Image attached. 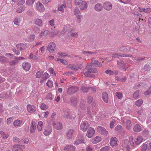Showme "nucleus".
I'll list each match as a JSON object with an SVG mask.
<instances>
[{
	"instance_id": "1",
	"label": "nucleus",
	"mask_w": 151,
	"mask_h": 151,
	"mask_svg": "<svg viewBox=\"0 0 151 151\" xmlns=\"http://www.w3.org/2000/svg\"><path fill=\"white\" fill-rule=\"evenodd\" d=\"M50 122L52 123L54 127L56 129L60 130L63 128V125L60 122L55 121L52 119L50 121Z\"/></svg>"
},
{
	"instance_id": "2",
	"label": "nucleus",
	"mask_w": 151,
	"mask_h": 151,
	"mask_svg": "<svg viewBox=\"0 0 151 151\" xmlns=\"http://www.w3.org/2000/svg\"><path fill=\"white\" fill-rule=\"evenodd\" d=\"M117 65L119 67V68L120 69L124 70L125 71L128 67L127 64L124 63V62L122 61H118Z\"/></svg>"
},
{
	"instance_id": "3",
	"label": "nucleus",
	"mask_w": 151,
	"mask_h": 151,
	"mask_svg": "<svg viewBox=\"0 0 151 151\" xmlns=\"http://www.w3.org/2000/svg\"><path fill=\"white\" fill-rule=\"evenodd\" d=\"M89 127V124L86 121H84L80 125V129L83 132H86Z\"/></svg>"
},
{
	"instance_id": "4",
	"label": "nucleus",
	"mask_w": 151,
	"mask_h": 151,
	"mask_svg": "<svg viewBox=\"0 0 151 151\" xmlns=\"http://www.w3.org/2000/svg\"><path fill=\"white\" fill-rule=\"evenodd\" d=\"M97 131L100 133L105 136H106L108 133V131L106 130L104 128L100 126H99L97 127Z\"/></svg>"
},
{
	"instance_id": "5",
	"label": "nucleus",
	"mask_w": 151,
	"mask_h": 151,
	"mask_svg": "<svg viewBox=\"0 0 151 151\" xmlns=\"http://www.w3.org/2000/svg\"><path fill=\"white\" fill-rule=\"evenodd\" d=\"M103 7L104 9L108 11H110L112 9V5L111 3L109 1H106L103 4Z\"/></svg>"
},
{
	"instance_id": "6",
	"label": "nucleus",
	"mask_w": 151,
	"mask_h": 151,
	"mask_svg": "<svg viewBox=\"0 0 151 151\" xmlns=\"http://www.w3.org/2000/svg\"><path fill=\"white\" fill-rule=\"evenodd\" d=\"M52 130V128L51 126L47 125L45 128L43 134L45 136H48L51 133Z\"/></svg>"
},
{
	"instance_id": "7",
	"label": "nucleus",
	"mask_w": 151,
	"mask_h": 151,
	"mask_svg": "<svg viewBox=\"0 0 151 151\" xmlns=\"http://www.w3.org/2000/svg\"><path fill=\"white\" fill-rule=\"evenodd\" d=\"M79 89L78 87L72 86L69 88L68 90V93L69 94H72L77 92Z\"/></svg>"
},
{
	"instance_id": "8",
	"label": "nucleus",
	"mask_w": 151,
	"mask_h": 151,
	"mask_svg": "<svg viewBox=\"0 0 151 151\" xmlns=\"http://www.w3.org/2000/svg\"><path fill=\"white\" fill-rule=\"evenodd\" d=\"M95 133V131L92 127H90L88 129L87 132L86 136L88 138L92 137Z\"/></svg>"
},
{
	"instance_id": "9",
	"label": "nucleus",
	"mask_w": 151,
	"mask_h": 151,
	"mask_svg": "<svg viewBox=\"0 0 151 151\" xmlns=\"http://www.w3.org/2000/svg\"><path fill=\"white\" fill-rule=\"evenodd\" d=\"M55 44L54 43L52 42L49 44L47 48V50L50 52H53L55 51Z\"/></svg>"
},
{
	"instance_id": "10",
	"label": "nucleus",
	"mask_w": 151,
	"mask_h": 151,
	"mask_svg": "<svg viewBox=\"0 0 151 151\" xmlns=\"http://www.w3.org/2000/svg\"><path fill=\"white\" fill-rule=\"evenodd\" d=\"M137 113L139 114V117L142 120H144L145 119L146 117V114L145 111L143 109H140L137 111Z\"/></svg>"
},
{
	"instance_id": "11",
	"label": "nucleus",
	"mask_w": 151,
	"mask_h": 151,
	"mask_svg": "<svg viewBox=\"0 0 151 151\" xmlns=\"http://www.w3.org/2000/svg\"><path fill=\"white\" fill-rule=\"evenodd\" d=\"M132 56L130 55H128L126 54H122L121 53H115L112 55V57L113 58H117L119 57H132Z\"/></svg>"
},
{
	"instance_id": "12",
	"label": "nucleus",
	"mask_w": 151,
	"mask_h": 151,
	"mask_svg": "<svg viewBox=\"0 0 151 151\" xmlns=\"http://www.w3.org/2000/svg\"><path fill=\"white\" fill-rule=\"evenodd\" d=\"M37 124L34 121H32L30 123V133H33L35 132L36 129Z\"/></svg>"
},
{
	"instance_id": "13",
	"label": "nucleus",
	"mask_w": 151,
	"mask_h": 151,
	"mask_svg": "<svg viewBox=\"0 0 151 151\" xmlns=\"http://www.w3.org/2000/svg\"><path fill=\"white\" fill-rule=\"evenodd\" d=\"M27 111L29 113H34L36 110V108L35 106L28 104L27 106Z\"/></svg>"
},
{
	"instance_id": "14",
	"label": "nucleus",
	"mask_w": 151,
	"mask_h": 151,
	"mask_svg": "<svg viewBox=\"0 0 151 151\" xmlns=\"http://www.w3.org/2000/svg\"><path fill=\"white\" fill-rule=\"evenodd\" d=\"M89 65H91L92 66H98L99 67H101L102 65V64L100 63L96 58L93 59L92 60L91 62Z\"/></svg>"
},
{
	"instance_id": "15",
	"label": "nucleus",
	"mask_w": 151,
	"mask_h": 151,
	"mask_svg": "<svg viewBox=\"0 0 151 151\" xmlns=\"http://www.w3.org/2000/svg\"><path fill=\"white\" fill-rule=\"evenodd\" d=\"M36 8L37 10L40 12H43L45 10L43 5L39 1L37 2L36 3Z\"/></svg>"
},
{
	"instance_id": "16",
	"label": "nucleus",
	"mask_w": 151,
	"mask_h": 151,
	"mask_svg": "<svg viewBox=\"0 0 151 151\" xmlns=\"http://www.w3.org/2000/svg\"><path fill=\"white\" fill-rule=\"evenodd\" d=\"M16 47L18 49L21 51L24 50L27 48L26 45L23 43H20L17 44Z\"/></svg>"
},
{
	"instance_id": "17",
	"label": "nucleus",
	"mask_w": 151,
	"mask_h": 151,
	"mask_svg": "<svg viewBox=\"0 0 151 151\" xmlns=\"http://www.w3.org/2000/svg\"><path fill=\"white\" fill-rule=\"evenodd\" d=\"M92 66L90 65H88L86 68V69H88V70L90 71L89 72H90L91 73H97V70L95 68H92Z\"/></svg>"
},
{
	"instance_id": "18",
	"label": "nucleus",
	"mask_w": 151,
	"mask_h": 151,
	"mask_svg": "<svg viewBox=\"0 0 151 151\" xmlns=\"http://www.w3.org/2000/svg\"><path fill=\"white\" fill-rule=\"evenodd\" d=\"M76 147L73 145H67L64 147V150L65 151H74Z\"/></svg>"
},
{
	"instance_id": "19",
	"label": "nucleus",
	"mask_w": 151,
	"mask_h": 151,
	"mask_svg": "<svg viewBox=\"0 0 151 151\" xmlns=\"http://www.w3.org/2000/svg\"><path fill=\"white\" fill-rule=\"evenodd\" d=\"M103 6L100 3L96 4L94 7V9L97 12H100L102 10Z\"/></svg>"
},
{
	"instance_id": "20",
	"label": "nucleus",
	"mask_w": 151,
	"mask_h": 151,
	"mask_svg": "<svg viewBox=\"0 0 151 151\" xmlns=\"http://www.w3.org/2000/svg\"><path fill=\"white\" fill-rule=\"evenodd\" d=\"M117 139L116 137H112L111 138L110 144L112 146H116L117 145Z\"/></svg>"
},
{
	"instance_id": "21",
	"label": "nucleus",
	"mask_w": 151,
	"mask_h": 151,
	"mask_svg": "<svg viewBox=\"0 0 151 151\" xmlns=\"http://www.w3.org/2000/svg\"><path fill=\"white\" fill-rule=\"evenodd\" d=\"M74 14L75 15L77 18L78 19H81L82 16L80 14V12L79 9L78 8H76L74 12Z\"/></svg>"
},
{
	"instance_id": "22",
	"label": "nucleus",
	"mask_w": 151,
	"mask_h": 151,
	"mask_svg": "<svg viewBox=\"0 0 151 151\" xmlns=\"http://www.w3.org/2000/svg\"><path fill=\"white\" fill-rule=\"evenodd\" d=\"M22 66L24 69L28 71L30 69L31 65L29 63L27 62H24L23 63Z\"/></svg>"
},
{
	"instance_id": "23",
	"label": "nucleus",
	"mask_w": 151,
	"mask_h": 151,
	"mask_svg": "<svg viewBox=\"0 0 151 151\" xmlns=\"http://www.w3.org/2000/svg\"><path fill=\"white\" fill-rule=\"evenodd\" d=\"M12 150L13 151H23L21 148V146L18 145H13Z\"/></svg>"
},
{
	"instance_id": "24",
	"label": "nucleus",
	"mask_w": 151,
	"mask_h": 151,
	"mask_svg": "<svg viewBox=\"0 0 151 151\" xmlns=\"http://www.w3.org/2000/svg\"><path fill=\"white\" fill-rule=\"evenodd\" d=\"M78 6H79L81 10H85L87 7V3L86 2L84 1Z\"/></svg>"
},
{
	"instance_id": "25",
	"label": "nucleus",
	"mask_w": 151,
	"mask_h": 151,
	"mask_svg": "<svg viewBox=\"0 0 151 151\" xmlns=\"http://www.w3.org/2000/svg\"><path fill=\"white\" fill-rule=\"evenodd\" d=\"M74 132V130L73 129H69L67 133V137L68 139H71L73 136V134Z\"/></svg>"
},
{
	"instance_id": "26",
	"label": "nucleus",
	"mask_w": 151,
	"mask_h": 151,
	"mask_svg": "<svg viewBox=\"0 0 151 151\" xmlns=\"http://www.w3.org/2000/svg\"><path fill=\"white\" fill-rule=\"evenodd\" d=\"M59 32L58 30H52L49 33L50 36L51 37H54L56 36Z\"/></svg>"
},
{
	"instance_id": "27",
	"label": "nucleus",
	"mask_w": 151,
	"mask_h": 151,
	"mask_svg": "<svg viewBox=\"0 0 151 151\" xmlns=\"http://www.w3.org/2000/svg\"><path fill=\"white\" fill-rule=\"evenodd\" d=\"M102 98L103 101L105 103L108 102V94L106 92H104L102 95Z\"/></svg>"
},
{
	"instance_id": "28",
	"label": "nucleus",
	"mask_w": 151,
	"mask_h": 151,
	"mask_svg": "<svg viewBox=\"0 0 151 151\" xmlns=\"http://www.w3.org/2000/svg\"><path fill=\"white\" fill-rule=\"evenodd\" d=\"M133 129L136 132H139L142 130V128L139 124H137L134 126Z\"/></svg>"
},
{
	"instance_id": "29",
	"label": "nucleus",
	"mask_w": 151,
	"mask_h": 151,
	"mask_svg": "<svg viewBox=\"0 0 151 151\" xmlns=\"http://www.w3.org/2000/svg\"><path fill=\"white\" fill-rule=\"evenodd\" d=\"M101 137L96 136L92 140V142L93 144H96L101 141Z\"/></svg>"
},
{
	"instance_id": "30",
	"label": "nucleus",
	"mask_w": 151,
	"mask_h": 151,
	"mask_svg": "<svg viewBox=\"0 0 151 151\" xmlns=\"http://www.w3.org/2000/svg\"><path fill=\"white\" fill-rule=\"evenodd\" d=\"M42 21L39 19H36L35 20V23L37 26H41L42 24Z\"/></svg>"
},
{
	"instance_id": "31",
	"label": "nucleus",
	"mask_w": 151,
	"mask_h": 151,
	"mask_svg": "<svg viewBox=\"0 0 151 151\" xmlns=\"http://www.w3.org/2000/svg\"><path fill=\"white\" fill-rule=\"evenodd\" d=\"M21 21V20L20 17L15 18L14 20V24L17 25H19L20 24Z\"/></svg>"
},
{
	"instance_id": "32",
	"label": "nucleus",
	"mask_w": 151,
	"mask_h": 151,
	"mask_svg": "<svg viewBox=\"0 0 151 151\" xmlns=\"http://www.w3.org/2000/svg\"><path fill=\"white\" fill-rule=\"evenodd\" d=\"M22 123V121L17 119L14 121L13 124L14 126H18L20 125H21Z\"/></svg>"
},
{
	"instance_id": "33",
	"label": "nucleus",
	"mask_w": 151,
	"mask_h": 151,
	"mask_svg": "<svg viewBox=\"0 0 151 151\" xmlns=\"http://www.w3.org/2000/svg\"><path fill=\"white\" fill-rule=\"evenodd\" d=\"M136 141L135 142V143L138 145L143 140V138L140 136L137 137L136 139Z\"/></svg>"
},
{
	"instance_id": "34",
	"label": "nucleus",
	"mask_w": 151,
	"mask_h": 151,
	"mask_svg": "<svg viewBox=\"0 0 151 151\" xmlns=\"http://www.w3.org/2000/svg\"><path fill=\"white\" fill-rule=\"evenodd\" d=\"M25 8L26 7L25 6H21L17 9L16 12L18 13H22L25 9Z\"/></svg>"
},
{
	"instance_id": "35",
	"label": "nucleus",
	"mask_w": 151,
	"mask_h": 151,
	"mask_svg": "<svg viewBox=\"0 0 151 151\" xmlns=\"http://www.w3.org/2000/svg\"><path fill=\"white\" fill-rule=\"evenodd\" d=\"M90 71L88 69H85L84 72V75L86 77H92L91 73L89 72Z\"/></svg>"
},
{
	"instance_id": "36",
	"label": "nucleus",
	"mask_w": 151,
	"mask_h": 151,
	"mask_svg": "<svg viewBox=\"0 0 151 151\" xmlns=\"http://www.w3.org/2000/svg\"><path fill=\"white\" fill-rule=\"evenodd\" d=\"M43 124V122L42 121H40L38 122L37 126L38 131H40L42 130Z\"/></svg>"
},
{
	"instance_id": "37",
	"label": "nucleus",
	"mask_w": 151,
	"mask_h": 151,
	"mask_svg": "<svg viewBox=\"0 0 151 151\" xmlns=\"http://www.w3.org/2000/svg\"><path fill=\"white\" fill-rule=\"evenodd\" d=\"M142 103V99H139L135 102V105L139 107L141 106Z\"/></svg>"
},
{
	"instance_id": "38",
	"label": "nucleus",
	"mask_w": 151,
	"mask_h": 151,
	"mask_svg": "<svg viewBox=\"0 0 151 151\" xmlns=\"http://www.w3.org/2000/svg\"><path fill=\"white\" fill-rule=\"evenodd\" d=\"M0 134L2 137L4 139H6L9 137V135L8 134H6L3 131H1Z\"/></svg>"
},
{
	"instance_id": "39",
	"label": "nucleus",
	"mask_w": 151,
	"mask_h": 151,
	"mask_svg": "<svg viewBox=\"0 0 151 151\" xmlns=\"http://www.w3.org/2000/svg\"><path fill=\"white\" fill-rule=\"evenodd\" d=\"M84 142V140L83 138V137H82L81 139H80L79 137H78V138L75 141V143L77 145H78L80 143Z\"/></svg>"
},
{
	"instance_id": "40",
	"label": "nucleus",
	"mask_w": 151,
	"mask_h": 151,
	"mask_svg": "<svg viewBox=\"0 0 151 151\" xmlns=\"http://www.w3.org/2000/svg\"><path fill=\"white\" fill-rule=\"evenodd\" d=\"M66 7V4H62L58 7V10L60 11H61L63 12H64V8H65Z\"/></svg>"
},
{
	"instance_id": "41",
	"label": "nucleus",
	"mask_w": 151,
	"mask_h": 151,
	"mask_svg": "<svg viewBox=\"0 0 151 151\" xmlns=\"http://www.w3.org/2000/svg\"><path fill=\"white\" fill-rule=\"evenodd\" d=\"M35 38V36L34 34H30L28 37V40L29 42H32L34 40Z\"/></svg>"
},
{
	"instance_id": "42",
	"label": "nucleus",
	"mask_w": 151,
	"mask_h": 151,
	"mask_svg": "<svg viewBox=\"0 0 151 151\" xmlns=\"http://www.w3.org/2000/svg\"><path fill=\"white\" fill-rule=\"evenodd\" d=\"M129 47L122 46L120 48V49L121 51L123 52H126L129 50Z\"/></svg>"
},
{
	"instance_id": "43",
	"label": "nucleus",
	"mask_w": 151,
	"mask_h": 151,
	"mask_svg": "<svg viewBox=\"0 0 151 151\" xmlns=\"http://www.w3.org/2000/svg\"><path fill=\"white\" fill-rule=\"evenodd\" d=\"M126 128L127 129H130L131 128V124L130 120H127L126 122Z\"/></svg>"
},
{
	"instance_id": "44",
	"label": "nucleus",
	"mask_w": 151,
	"mask_h": 151,
	"mask_svg": "<svg viewBox=\"0 0 151 151\" xmlns=\"http://www.w3.org/2000/svg\"><path fill=\"white\" fill-rule=\"evenodd\" d=\"M35 0H27L26 4L28 5L32 6L35 2Z\"/></svg>"
},
{
	"instance_id": "45",
	"label": "nucleus",
	"mask_w": 151,
	"mask_h": 151,
	"mask_svg": "<svg viewBox=\"0 0 151 151\" xmlns=\"http://www.w3.org/2000/svg\"><path fill=\"white\" fill-rule=\"evenodd\" d=\"M43 73V72L42 70H40L37 71L36 74V77L37 78H40Z\"/></svg>"
},
{
	"instance_id": "46",
	"label": "nucleus",
	"mask_w": 151,
	"mask_h": 151,
	"mask_svg": "<svg viewBox=\"0 0 151 151\" xmlns=\"http://www.w3.org/2000/svg\"><path fill=\"white\" fill-rule=\"evenodd\" d=\"M124 143L123 144L124 147H126V148H128L129 147V146L128 144L129 143V142L128 140L125 139L124 141Z\"/></svg>"
},
{
	"instance_id": "47",
	"label": "nucleus",
	"mask_w": 151,
	"mask_h": 151,
	"mask_svg": "<svg viewBox=\"0 0 151 151\" xmlns=\"http://www.w3.org/2000/svg\"><path fill=\"white\" fill-rule=\"evenodd\" d=\"M139 91L137 90L134 93L133 95V98L134 99H137L139 96Z\"/></svg>"
},
{
	"instance_id": "48",
	"label": "nucleus",
	"mask_w": 151,
	"mask_h": 151,
	"mask_svg": "<svg viewBox=\"0 0 151 151\" xmlns=\"http://www.w3.org/2000/svg\"><path fill=\"white\" fill-rule=\"evenodd\" d=\"M48 33V31L47 30H45L43 32H42L40 33V37H42L43 36L45 37H46Z\"/></svg>"
},
{
	"instance_id": "49",
	"label": "nucleus",
	"mask_w": 151,
	"mask_h": 151,
	"mask_svg": "<svg viewBox=\"0 0 151 151\" xmlns=\"http://www.w3.org/2000/svg\"><path fill=\"white\" fill-rule=\"evenodd\" d=\"M150 67L149 65L146 64L145 65L143 68L144 71L148 72L150 70Z\"/></svg>"
},
{
	"instance_id": "50",
	"label": "nucleus",
	"mask_w": 151,
	"mask_h": 151,
	"mask_svg": "<svg viewBox=\"0 0 151 151\" xmlns=\"http://www.w3.org/2000/svg\"><path fill=\"white\" fill-rule=\"evenodd\" d=\"M58 55L59 57L62 58L66 56L67 55V54L65 52H60L58 53Z\"/></svg>"
},
{
	"instance_id": "51",
	"label": "nucleus",
	"mask_w": 151,
	"mask_h": 151,
	"mask_svg": "<svg viewBox=\"0 0 151 151\" xmlns=\"http://www.w3.org/2000/svg\"><path fill=\"white\" fill-rule=\"evenodd\" d=\"M78 34V32H76L74 33H72V32L70 31L68 33V35L71 37H77Z\"/></svg>"
},
{
	"instance_id": "52",
	"label": "nucleus",
	"mask_w": 151,
	"mask_h": 151,
	"mask_svg": "<svg viewBox=\"0 0 151 151\" xmlns=\"http://www.w3.org/2000/svg\"><path fill=\"white\" fill-rule=\"evenodd\" d=\"M151 93V86H150L149 89L146 91H145L144 94L145 96H148Z\"/></svg>"
},
{
	"instance_id": "53",
	"label": "nucleus",
	"mask_w": 151,
	"mask_h": 151,
	"mask_svg": "<svg viewBox=\"0 0 151 151\" xmlns=\"http://www.w3.org/2000/svg\"><path fill=\"white\" fill-rule=\"evenodd\" d=\"M46 84L47 86L51 88L53 86V83L50 80H48Z\"/></svg>"
},
{
	"instance_id": "54",
	"label": "nucleus",
	"mask_w": 151,
	"mask_h": 151,
	"mask_svg": "<svg viewBox=\"0 0 151 151\" xmlns=\"http://www.w3.org/2000/svg\"><path fill=\"white\" fill-rule=\"evenodd\" d=\"M6 61V58L5 57L3 56H0V62H5Z\"/></svg>"
},
{
	"instance_id": "55",
	"label": "nucleus",
	"mask_w": 151,
	"mask_h": 151,
	"mask_svg": "<svg viewBox=\"0 0 151 151\" xmlns=\"http://www.w3.org/2000/svg\"><path fill=\"white\" fill-rule=\"evenodd\" d=\"M88 88L85 87L83 86H82L81 88V90H82L83 92H85V93L87 92L88 90Z\"/></svg>"
},
{
	"instance_id": "56",
	"label": "nucleus",
	"mask_w": 151,
	"mask_h": 151,
	"mask_svg": "<svg viewBox=\"0 0 151 151\" xmlns=\"http://www.w3.org/2000/svg\"><path fill=\"white\" fill-rule=\"evenodd\" d=\"M116 120L114 119H112V121H111L110 123V127L111 128L113 127L114 124L116 122Z\"/></svg>"
},
{
	"instance_id": "57",
	"label": "nucleus",
	"mask_w": 151,
	"mask_h": 151,
	"mask_svg": "<svg viewBox=\"0 0 151 151\" xmlns=\"http://www.w3.org/2000/svg\"><path fill=\"white\" fill-rule=\"evenodd\" d=\"M147 148V145L146 144H144L141 147V151H145Z\"/></svg>"
},
{
	"instance_id": "58",
	"label": "nucleus",
	"mask_w": 151,
	"mask_h": 151,
	"mask_svg": "<svg viewBox=\"0 0 151 151\" xmlns=\"http://www.w3.org/2000/svg\"><path fill=\"white\" fill-rule=\"evenodd\" d=\"M33 30L35 33H39L40 31V29L36 26L34 27L33 28Z\"/></svg>"
},
{
	"instance_id": "59",
	"label": "nucleus",
	"mask_w": 151,
	"mask_h": 151,
	"mask_svg": "<svg viewBox=\"0 0 151 151\" xmlns=\"http://www.w3.org/2000/svg\"><path fill=\"white\" fill-rule=\"evenodd\" d=\"M145 57H137V60L135 61L136 63H138L139 61H142L144 60L145 59Z\"/></svg>"
},
{
	"instance_id": "60",
	"label": "nucleus",
	"mask_w": 151,
	"mask_h": 151,
	"mask_svg": "<svg viewBox=\"0 0 151 151\" xmlns=\"http://www.w3.org/2000/svg\"><path fill=\"white\" fill-rule=\"evenodd\" d=\"M40 107L41 109L43 110H46L48 108L47 106L44 104H42L40 106Z\"/></svg>"
},
{
	"instance_id": "61",
	"label": "nucleus",
	"mask_w": 151,
	"mask_h": 151,
	"mask_svg": "<svg viewBox=\"0 0 151 151\" xmlns=\"http://www.w3.org/2000/svg\"><path fill=\"white\" fill-rule=\"evenodd\" d=\"M13 141L15 143H17L20 142V139L16 137H15L13 138Z\"/></svg>"
},
{
	"instance_id": "62",
	"label": "nucleus",
	"mask_w": 151,
	"mask_h": 151,
	"mask_svg": "<svg viewBox=\"0 0 151 151\" xmlns=\"http://www.w3.org/2000/svg\"><path fill=\"white\" fill-rule=\"evenodd\" d=\"M72 104L73 106H75L77 104V100L76 99H72L71 100Z\"/></svg>"
},
{
	"instance_id": "63",
	"label": "nucleus",
	"mask_w": 151,
	"mask_h": 151,
	"mask_svg": "<svg viewBox=\"0 0 151 151\" xmlns=\"http://www.w3.org/2000/svg\"><path fill=\"white\" fill-rule=\"evenodd\" d=\"M106 73L109 75H113L114 73V72L112 70H106L105 71Z\"/></svg>"
},
{
	"instance_id": "64",
	"label": "nucleus",
	"mask_w": 151,
	"mask_h": 151,
	"mask_svg": "<svg viewBox=\"0 0 151 151\" xmlns=\"http://www.w3.org/2000/svg\"><path fill=\"white\" fill-rule=\"evenodd\" d=\"M43 76L42 77L44 79V80H46L47 78H49L50 77V76L49 74L47 73H45L43 74Z\"/></svg>"
}]
</instances>
